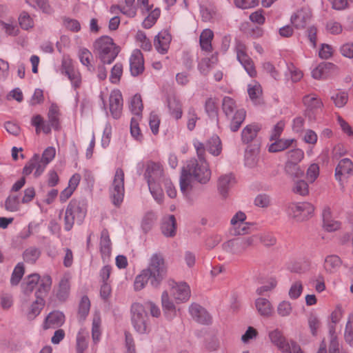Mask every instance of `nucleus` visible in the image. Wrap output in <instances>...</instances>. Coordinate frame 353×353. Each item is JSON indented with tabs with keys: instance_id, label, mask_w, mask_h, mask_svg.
Returning a JSON list of instances; mask_svg holds the SVG:
<instances>
[{
	"instance_id": "nucleus-38",
	"label": "nucleus",
	"mask_w": 353,
	"mask_h": 353,
	"mask_svg": "<svg viewBox=\"0 0 353 353\" xmlns=\"http://www.w3.org/2000/svg\"><path fill=\"white\" fill-rule=\"evenodd\" d=\"M161 305L165 313L176 312V306L170 299V296L168 291H163L161 294Z\"/></svg>"
},
{
	"instance_id": "nucleus-15",
	"label": "nucleus",
	"mask_w": 353,
	"mask_h": 353,
	"mask_svg": "<svg viewBox=\"0 0 353 353\" xmlns=\"http://www.w3.org/2000/svg\"><path fill=\"white\" fill-rule=\"evenodd\" d=\"M130 68L133 76H137L144 70V61L143 54L139 50L132 52L130 58Z\"/></svg>"
},
{
	"instance_id": "nucleus-62",
	"label": "nucleus",
	"mask_w": 353,
	"mask_h": 353,
	"mask_svg": "<svg viewBox=\"0 0 353 353\" xmlns=\"http://www.w3.org/2000/svg\"><path fill=\"white\" fill-rule=\"evenodd\" d=\"M304 157V152L301 149H294L288 152L287 163L298 164Z\"/></svg>"
},
{
	"instance_id": "nucleus-53",
	"label": "nucleus",
	"mask_w": 353,
	"mask_h": 353,
	"mask_svg": "<svg viewBox=\"0 0 353 353\" xmlns=\"http://www.w3.org/2000/svg\"><path fill=\"white\" fill-rule=\"evenodd\" d=\"M140 119L141 118L132 117L130 122L131 135L134 139L139 141H141L143 139V134L139 123Z\"/></svg>"
},
{
	"instance_id": "nucleus-7",
	"label": "nucleus",
	"mask_w": 353,
	"mask_h": 353,
	"mask_svg": "<svg viewBox=\"0 0 353 353\" xmlns=\"http://www.w3.org/2000/svg\"><path fill=\"white\" fill-rule=\"evenodd\" d=\"M131 321L134 328L139 334H145L150 330L149 319L141 303L135 302L132 304Z\"/></svg>"
},
{
	"instance_id": "nucleus-45",
	"label": "nucleus",
	"mask_w": 353,
	"mask_h": 353,
	"mask_svg": "<svg viewBox=\"0 0 353 353\" xmlns=\"http://www.w3.org/2000/svg\"><path fill=\"white\" fill-rule=\"evenodd\" d=\"M95 144L94 134L92 132L88 133L83 139V145L86 149V158L90 159L92 156L93 149Z\"/></svg>"
},
{
	"instance_id": "nucleus-34",
	"label": "nucleus",
	"mask_w": 353,
	"mask_h": 353,
	"mask_svg": "<svg viewBox=\"0 0 353 353\" xmlns=\"http://www.w3.org/2000/svg\"><path fill=\"white\" fill-rule=\"evenodd\" d=\"M303 102L307 109L315 110L323 107L321 100L315 94H308L303 97Z\"/></svg>"
},
{
	"instance_id": "nucleus-59",
	"label": "nucleus",
	"mask_w": 353,
	"mask_h": 353,
	"mask_svg": "<svg viewBox=\"0 0 353 353\" xmlns=\"http://www.w3.org/2000/svg\"><path fill=\"white\" fill-rule=\"evenodd\" d=\"M250 226L248 223L242 221L232 225V232L234 236L244 235L249 232Z\"/></svg>"
},
{
	"instance_id": "nucleus-10",
	"label": "nucleus",
	"mask_w": 353,
	"mask_h": 353,
	"mask_svg": "<svg viewBox=\"0 0 353 353\" xmlns=\"http://www.w3.org/2000/svg\"><path fill=\"white\" fill-rule=\"evenodd\" d=\"M235 51L236 53L237 60L243 66L248 74L253 77L256 74L254 63L250 57L246 52V46L240 41H236Z\"/></svg>"
},
{
	"instance_id": "nucleus-33",
	"label": "nucleus",
	"mask_w": 353,
	"mask_h": 353,
	"mask_svg": "<svg viewBox=\"0 0 353 353\" xmlns=\"http://www.w3.org/2000/svg\"><path fill=\"white\" fill-rule=\"evenodd\" d=\"M39 276L37 274L29 275L23 283V292L25 294H30L32 292L34 288L38 285Z\"/></svg>"
},
{
	"instance_id": "nucleus-22",
	"label": "nucleus",
	"mask_w": 353,
	"mask_h": 353,
	"mask_svg": "<svg viewBox=\"0 0 353 353\" xmlns=\"http://www.w3.org/2000/svg\"><path fill=\"white\" fill-rule=\"evenodd\" d=\"M353 171V163L349 159L341 160L335 170V178L338 181L341 180L343 174H351Z\"/></svg>"
},
{
	"instance_id": "nucleus-28",
	"label": "nucleus",
	"mask_w": 353,
	"mask_h": 353,
	"mask_svg": "<svg viewBox=\"0 0 353 353\" xmlns=\"http://www.w3.org/2000/svg\"><path fill=\"white\" fill-rule=\"evenodd\" d=\"M261 128L257 124H250L245 126L242 130V140L244 143L252 141L256 137Z\"/></svg>"
},
{
	"instance_id": "nucleus-35",
	"label": "nucleus",
	"mask_w": 353,
	"mask_h": 353,
	"mask_svg": "<svg viewBox=\"0 0 353 353\" xmlns=\"http://www.w3.org/2000/svg\"><path fill=\"white\" fill-rule=\"evenodd\" d=\"M213 37V32L210 29H205L201 32L200 36V45L202 50L208 52L212 50L211 42Z\"/></svg>"
},
{
	"instance_id": "nucleus-27",
	"label": "nucleus",
	"mask_w": 353,
	"mask_h": 353,
	"mask_svg": "<svg viewBox=\"0 0 353 353\" xmlns=\"http://www.w3.org/2000/svg\"><path fill=\"white\" fill-rule=\"evenodd\" d=\"M78 57L81 64L86 66L89 71H94V68L92 64L93 56L89 50L85 48H80L78 52Z\"/></svg>"
},
{
	"instance_id": "nucleus-37",
	"label": "nucleus",
	"mask_w": 353,
	"mask_h": 353,
	"mask_svg": "<svg viewBox=\"0 0 353 353\" xmlns=\"http://www.w3.org/2000/svg\"><path fill=\"white\" fill-rule=\"evenodd\" d=\"M207 148L210 154L214 156H218L222 150L221 141L216 135L212 136L207 143Z\"/></svg>"
},
{
	"instance_id": "nucleus-13",
	"label": "nucleus",
	"mask_w": 353,
	"mask_h": 353,
	"mask_svg": "<svg viewBox=\"0 0 353 353\" xmlns=\"http://www.w3.org/2000/svg\"><path fill=\"white\" fill-rule=\"evenodd\" d=\"M46 165L39 154H34L23 168V174L29 175L34 170V175L38 177L43 172Z\"/></svg>"
},
{
	"instance_id": "nucleus-6",
	"label": "nucleus",
	"mask_w": 353,
	"mask_h": 353,
	"mask_svg": "<svg viewBox=\"0 0 353 353\" xmlns=\"http://www.w3.org/2000/svg\"><path fill=\"white\" fill-rule=\"evenodd\" d=\"M144 270L152 277V286L157 288L166 274V266L162 256L157 254H153L148 268Z\"/></svg>"
},
{
	"instance_id": "nucleus-44",
	"label": "nucleus",
	"mask_w": 353,
	"mask_h": 353,
	"mask_svg": "<svg viewBox=\"0 0 353 353\" xmlns=\"http://www.w3.org/2000/svg\"><path fill=\"white\" fill-rule=\"evenodd\" d=\"M45 304L43 298L37 296L35 301L31 305L30 310L28 313V318L33 319L37 316L41 312Z\"/></svg>"
},
{
	"instance_id": "nucleus-9",
	"label": "nucleus",
	"mask_w": 353,
	"mask_h": 353,
	"mask_svg": "<svg viewBox=\"0 0 353 353\" xmlns=\"http://www.w3.org/2000/svg\"><path fill=\"white\" fill-rule=\"evenodd\" d=\"M314 208L307 202L291 203L288 206V213L297 221H303L312 216Z\"/></svg>"
},
{
	"instance_id": "nucleus-21",
	"label": "nucleus",
	"mask_w": 353,
	"mask_h": 353,
	"mask_svg": "<svg viewBox=\"0 0 353 353\" xmlns=\"http://www.w3.org/2000/svg\"><path fill=\"white\" fill-rule=\"evenodd\" d=\"M161 232L166 237H174L176 233V221L174 215H169L163 219Z\"/></svg>"
},
{
	"instance_id": "nucleus-46",
	"label": "nucleus",
	"mask_w": 353,
	"mask_h": 353,
	"mask_svg": "<svg viewBox=\"0 0 353 353\" xmlns=\"http://www.w3.org/2000/svg\"><path fill=\"white\" fill-rule=\"evenodd\" d=\"M31 6H37L43 12L50 14L54 10L47 0H25Z\"/></svg>"
},
{
	"instance_id": "nucleus-52",
	"label": "nucleus",
	"mask_w": 353,
	"mask_h": 353,
	"mask_svg": "<svg viewBox=\"0 0 353 353\" xmlns=\"http://www.w3.org/2000/svg\"><path fill=\"white\" fill-rule=\"evenodd\" d=\"M292 192L301 196L307 195L309 193V187L307 182L301 179L294 181Z\"/></svg>"
},
{
	"instance_id": "nucleus-39",
	"label": "nucleus",
	"mask_w": 353,
	"mask_h": 353,
	"mask_svg": "<svg viewBox=\"0 0 353 353\" xmlns=\"http://www.w3.org/2000/svg\"><path fill=\"white\" fill-rule=\"evenodd\" d=\"M332 65L330 63L319 64L312 72V76L315 79H322L327 77L328 71Z\"/></svg>"
},
{
	"instance_id": "nucleus-51",
	"label": "nucleus",
	"mask_w": 353,
	"mask_h": 353,
	"mask_svg": "<svg viewBox=\"0 0 353 353\" xmlns=\"http://www.w3.org/2000/svg\"><path fill=\"white\" fill-rule=\"evenodd\" d=\"M331 100L336 108H343L348 101V94L345 91H339L331 97Z\"/></svg>"
},
{
	"instance_id": "nucleus-3",
	"label": "nucleus",
	"mask_w": 353,
	"mask_h": 353,
	"mask_svg": "<svg viewBox=\"0 0 353 353\" xmlns=\"http://www.w3.org/2000/svg\"><path fill=\"white\" fill-rule=\"evenodd\" d=\"M94 51L103 63L109 64L116 58L119 49L111 37L103 36L94 41Z\"/></svg>"
},
{
	"instance_id": "nucleus-49",
	"label": "nucleus",
	"mask_w": 353,
	"mask_h": 353,
	"mask_svg": "<svg viewBox=\"0 0 353 353\" xmlns=\"http://www.w3.org/2000/svg\"><path fill=\"white\" fill-rule=\"evenodd\" d=\"M135 40L143 50L150 51L152 49L151 42L143 31L139 30L137 32Z\"/></svg>"
},
{
	"instance_id": "nucleus-42",
	"label": "nucleus",
	"mask_w": 353,
	"mask_h": 353,
	"mask_svg": "<svg viewBox=\"0 0 353 353\" xmlns=\"http://www.w3.org/2000/svg\"><path fill=\"white\" fill-rule=\"evenodd\" d=\"M274 142L272 143L269 146V151L270 152H277L282 151L286 148H288L294 141V139H276L274 140Z\"/></svg>"
},
{
	"instance_id": "nucleus-54",
	"label": "nucleus",
	"mask_w": 353,
	"mask_h": 353,
	"mask_svg": "<svg viewBox=\"0 0 353 353\" xmlns=\"http://www.w3.org/2000/svg\"><path fill=\"white\" fill-rule=\"evenodd\" d=\"M134 1L135 0H124V4L121 6V11L129 17H134L137 14Z\"/></svg>"
},
{
	"instance_id": "nucleus-31",
	"label": "nucleus",
	"mask_w": 353,
	"mask_h": 353,
	"mask_svg": "<svg viewBox=\"0 0 353 353\" xmlns=\"http://www.w3.org/2000/svg\"><path fill=\"white\" fill-rule=\"evenodd\" d=\"M88 347V334L84 330H81L76 340V352L77 353H84Z\"/></svg>"
},
{
	"instance_id": "nucleus-41",
	"label": "nucleus",
	"mask_w": 353,
	"mask_h": 353,
	"mask_svg": "<svg viewBox=\"0 0 353 353\" xmlns=\"http://www.w3.org/2000/svg\"><path fill=\"white\" fill-rule=\"evenodd\" d=\"M217 57L212 55L210 58H204L199 63V70L203 74H207L210 70L217 63Z\"/></svg>"
},
{
	"instance_id": "nucleus-26",
	"label": "nucleus",
	"mask_w": 353,
	"mask_h": 353,
	"mask_svg": "<svg viewBox=\"0 0 353 353\" xmlns=\"http://www.w3.org/2000/svg\"><path fill=\"white\" fill-rule=\"evenodd\" d=\"M223 250L234 255H240L243 254L239 239H231L225 241L222 245Z\"/></svg>"
},
{
	"instance_id": "nucleus-19",
	"label": "nucleus",
	"mask_w": 353,
	"mask_h": 353,
	"mask_svg": "<svg viewBox=\"0 0 353 353\" xmlns=\"http://www.w3.org/2000/svg\"><path fill=\"white\" fill-rule=\"evenodd\" d=\"M311 16V12L308 9H301L291 17V23L297 29L303 28Z\"/></svg>"
},
{
	"instance_id": "nucleus-40",
	"label": "nucleus",
	"mask_w": 353,
	"mask_h": 353,
	"mask_svg": "<svg viewBox=\"0 0 353 353\" xmlns=\"http://www.w3.org/2000/svg\"><path fill=\"white\" fill-rule=\"evenodd\" d=\"M191 176H192V175L185 172L183 168L180 179V189L184 194H187L192 189Z\"/></svg>"
},
{
	"instance_id": "nucleus-30",
	"label": "nucleus",
	"mask_w": 353,
	"mask_h": 353,
	"mask_svg": "<svg viewBox=\"0 0 353 353\" xmlns=\"http://www.w3.org/2000/svg\"><path fill=\"white\" fill-rule=\"evenodd\" d=\"M150 281L152 285V277L149 275V274L145 270H143L139 274H138L134 282V289L135 291H140L143 289L148 282Z\"/></svg>"
},
{
	"instance_id": "nucleus-18",
	"label": "nucleus",
	"mask_w": 353,
	"mask_h": 353,
	"mask_svg": "<svg viewBox=\"0 0 353 353\" xmlns=\"http://www.w3.org/2000/svg\"><path fill=\"white\" fill-rule=\"evenodd\" d=\"M65 321L64 314L59 311L50 312L46 318L43 328L45 330L57 328L61 326Z\"/></svg>"
},
{
	"instance_id": "nucleus-16",
	"label": "nucleus",
	"mask_w": 353,
	"mask_h": 353,
	"mask_svg": "<svg viewBox=\"0 0 353 353\" xmlns=\"http://www.w3.org/2000/svg\"><path fill=\"white\" fill-rule=\"evenodd\" d=\"M189 312L192 319L201 324H207L210 321V316L200 305L193 303L189 307Z\"/></svg>"
},
{
	"instance_id": "nucleus-55",
	"label": "nucleus",
	"mask_w": 353,
	"mask_h": 353,
	"mask_svg": "<svg viewBox=\"0 0 353 353\" xmlns=\"http://www.w3.org/2000/svg\"><path fill=\"white\" fill-rule=\"evenodd\" d=\"M256 237L257 242L260 241L265 246H272L276 243L274 236L268 232L256 234Z\"/></svg>"
},
{
	"instance_id": "nucleus-60",
	"label": "nucleus",
	"mask_w": 353,
	"mask_h": 353,
	"mask_svg": "<svg viewBox=\"0 0 353 353\" xmlns=\"http://www.w3.org/2000/svg\"><path fill=\"white\" fill-rule=\"evenodd\" d=\"M329 334L330 336V344L329 347L330 353H339V343L337 341L336 329H334V326H331L329 329Z\"/></svg>"
},
{
	"instance_id": "nucleus-29",
	"label": "nucleus",
	"mask_w": 353,
	"mask_h": 353,
	"mask_svg": "<svg viewBox=\"0 0 353 353\" xmlns=\"http://www.w3.org/2000/svg\"><path fill=\"white\" fill-rule=\"evenodd\" d=\"M342 264L341 259L336 255H330L325 258L324 263L325 270L330 273L336 272Z\"/></svg>"
},
{
	"instance_id": "nucleus-23",
	"label": "nucleus",
	"mask_w": 353,
	"mask_h": 353,
	"mask_svg": "<svg viewBox=\"0 0 353 353\" xmlns=\"http://www.w3.org/2000/svg\"><path fill=\"white\" fill-rule=\"evenodd\" d=\"M168 107L170 113L176 119L182 117L181 104L174 95L169 96L168 98Z\"/></svg>"
},
{
	"instance_id": "nucleus-36",
	"label": "nucleus",
	"mask_w": 353,
	"mask_h": 353,
	"mask_svg": "<svg viewBox=\"0 0 353 353\" xmlns=\"http://www.w3.org/2000/svg\"><path fill=\"white\" fill-rule=\"evenodd\" d=\"M39 288L36 292V297H43L50 290L52 285V279L49 276H44L39 281Z\"/></svg>"
},
{
	"instance_id": "nucleus-43",
	"label": "nucleus",
	"mask_w": 353,
	"mask_h": 353,
	"mask_svg": "<svg viewBox=\"0 0 353 353\" xmlns=\"http://www.w3.org/2000/svg\"><path fill=\"white\" fill-rule=\"evenodd\" d=\"M130 108L131 112L136 116L135 117L141 118V112L143 110L142 99L140 95L135 94L131 99Z\"/></svg>"
},
{
	"instance_id": "nucleus-1",
	"label": "nucleus",
	"mask_w": 353,
	"mask_h": 353,
	"mask_svg": "<svg viewBox=\"0 0 353 353\" xmlns=\"http://www.w3.org/2000/svg\"><path fill=\"white\" fill-rule=\"evenodd\" d=\"M194 145L198 159L190 160L183 169L192 175L199 182L206 183L210 179L211 172L204 157L205 154V146L200 141H195Z\"/></svg>"
},
{
	"instance_id": "nucleus-17",
	"label": "nucleus",
	"mask_w": 353,
	"mask_h": 353,
	"mask_svg": "<svg viewBox=\"0 0 353 353\" xmlns=\"http://www.w3.org/2000/svg\"><path fill=\"white\" fill-rule=\"evenodd\" d=\"M171 35L167 31L160 32L154 39V46L161 54H165L170 47Z\"/></svg>"
},
{
	"instance_id": "nucleus-2",
	"label": "nucleus",
	"mask_w": 353,
	"mask_h": 353,
	"mask_svg": "<svg viewBox=\"0 0 353 353\" xmlns=\"http://www.w3.org/2000/svg\"><path fill=\"white\" fill-rule=\"evenodd\" d=\"M145 177L147 179L151 194L158 203H161L163 199V190L159 183L163 179V168L161 165L154 162L148 163Z\"/></svg>"
},
{
	"instance_id": "nucleus-12",
	"label": "nucleus",
	"mask_w": 353,
	"mask_h": 353,
	"mask_svg": "<svg viewBox=\"0 0 353 353\" xmlns=\"http://www.w3.org/2000/svg\"><path fill=\"white\" fill-rule=\"evenodd\" d=\"M268 338L270 342L282 352H288L290 351L291 341H288L283 335V332L279 328L270 331Z\"/></svg>"
},
{
	"instance_id": "nucleus-57",
	"label": "nucleus",
	"mask_w": 353,
	"mask_h": 353,
	"mask_svg": "<svg viewBox=\"0 0 353 353\" xmlns=\"http://www.w3.org/2000/svg\"><path fill=\"white\" fill-rule=\"evenodd\" d=\"M161 11L159 8L152 10L148 16L143 20V26L145 28H150L157 21L160 16Z\"/></svg>"
},
{
	"instance_id": "nucleus-8",
	"label": "nucleus",
	"mask_w": 353,
	"mask_h": 353,
	"mask_svg": "<svg viewBox=\"0 0 353 353\" xmlns=\"http://www.w3.org/2000/svg\"><path fill=\"white\" fill-rule=\"evenodd\" d=\"M110 192L114 205L119 206L124 196V172L121 168L117 169Z\"/></svg>"
},
{
	"instance_id": "nucleus-56",
	"label": "nucleus",
	"mask_w": 353,
	"mask_h": 353,
	"mask_svg": "<svg viewBox=\"0 0 353 353\" xmlns=\"http://www.w3.org/2000/svg\"><path fill=\"white\" fill-rule=\"evenodd\" d=\"M248 92L250 99L256 102L262 94L261 85L257 82L248 85Z\"/></svg>"
},
{
	"instance_id": "nucleus-63",
	"label": "nucleus",
	"mask_w": 353,
	"mask_h": 353,
	"mask_svg": "<svg viewBox=\"0 0 353 353\" xmlns=\"http://www.w3.org/2000/svg\"><path fill=\"white\" fill-rule=\"evenodd\" d=\"M205 111L208 115L213 118H216L218 108L217 102L214 99L210 98L205 102Z\"/></svg>"
},
{
	"instance_id": "nucleus-11",
	"label": "nucleus",
	"mask_w": 353,
	"mask_h": 353,
	"mask_svg": "<svg viewBox=\"0 0 353 353\" xmlns=\"http://www.w3.org/2000/svg\"><path fill=\"white\" fill-rule=\"evenodd\" d=\"M123 97L121 92L118 90H112L109 97V110L111 116L118 119L122 114Z\"/></svg>"
},
{
	"instance_id": "nucleus-50",
	"label": "nucleus",
	"mask_w": 353,
	"mask_h": 353,
	"mask_svg": "<svg viewBox=\"0 0 353 353\" xmlns=\"http://www.w3.org/2000/svg\"><path fill=\"white\" fill-rule=\"evenodd\" d=\"M341 223L329 216V212H325L323 214V227L328 232H334L340 228Z\"/></svg>"
},
{
	"instance_id": "nucleus-58",
	"label": "nucleus",
	"mask_w": 353,
	"mask_h": 353,
	"mask_svg": "<svg viewBox=\"0 0 353 353\" xmlns=\"http://www.w3.org/2000/svg\"><path fill=\"white\" fill-rule=\"evenodd\" d=\"M19 22L21 27L24 30H29L34 26V21L30 14L26 12H23L19 17Z\"/></svg>"
},
{
	"instance_id": "nucleus-5",
	"label": "nucleus",
	"mask_w": 353,
	"mask_h": 353,
	"mask_svg": "<svg viewBox=\"0 0 353 353\" xmlns=\"http://www.w3.org/2000/svg\"><path fill=\"white\" fill-rule=\"evenodd\" d=\"M223 110L230 121V130L237 131L245 118V111L236 109L234 101L228 97H224L223 100Z\"/></svg>"
},
{
	"instance_id": "nucleus-61",
	"label": "nucleus",
	"mask_w": 353,
	"mask_h": 353,
	"mask_svg": "<svg viewBox=\"0 0 353 353\" xmlns=\"http://www.w3.org/2000/svg\"><path fill=\"white\" fill-rule=\"evenodd\" d=\"M243 253L248 249L254 247L257 244L256 234L239 239Z\"/></svg>"
},
{
	"instance_id": "nucleus-20",
	"label": "nucleus",
	"mask_w": 353,
	"mask_h": 353,
	"mask_svg": "<svg viewBox=\"0 0 353 353\" xmlns=\"http://www.w3.org/2000/svg\"><path fill=\"white\" fill-rule=\"evenodd\" d=\"M255 307L260 316L270 318L274 314V308L271 302L265 298H258L255 301Z\"/></svg>"
},
{
	"instance_id": "nucleus-48",
	"label": "nucleus",
	"mask_w": 353,
	"mask_h": 353,
	"mask_svg": "<svg viewBox=\"0 0 353 353\" xmlns=\"http://www.w3.org/2000/svg\"><path fill=\"white\" fill-rule=\"evenodd\" d=\"M293 310L292 305L288 301H282L277 305L276 312L281 317H288L290 316Z\"/></svg>"
},
{
	"instance_id": "nucleus-14",
	"label": "nucleus",
	"mask_w": 353,
	"mask_h": 353,
	"mask_svg": "<svg viewBox=\"0 0 353 353\" xmlns=\"http://www.w3.org/2000/svg\"><path fill=\"white\" fill-rule=\"evenodd\" d=\"M170 294L176 303L186 302L191 295L190 286L186 283H176L171 288Z\"/></svg>"
},
{
	"instance_id": "nucleus-4",
	"label": "nucleus",
	"mask_w": 353,
	"mask_h": 353,
	"mask_svg": "<svg viewBox=\"0 0 353 353\" xmlns=\"http://www.w3.org/2000/svg\"><path fill=\"white\" fill-rule=\"evenodd\" d=\"M86 211V204L83 201H71L65 213V229L70 230L75 223L80 224L85 216Z\"/></svg>"
},
{
	"instance_id": "nucleus-64",
	"label": "nucleus",
	"mask_w": 353,
	"mask_h": 353,
	"mask_svg": "<svg viewBox=\"0 0 353 353\" xmlns=\"http://www.w3.org/2000/svg\"><path fill=\"white\" fill-rule=\"evenodd\" d=\"M344 336L347 343L350 345L353 344V316H349L345 326Z\"/></svg>"
},
{
	"instance_id": "nucleus-47",
	"label": "nucleus",
	"mask_w": 353,
	"mask_h": 353,
	"mask_svg": "<svg viewBox=\"0 0 353 353\" xmlns=\"http://www.w3.org/2000/svg\"><path fill=\"white\" fill-rule=\"evenodd\" d=\"M100 245L102 254L108 256L111 251V243L108 232L106 230H103L101 232Z\"/></svg>"
},
{
	"instance_id": "nucleus-24",
	"label": "nucleus",
	"mask_w": 353,
	"mask_h": 353,
	"mask_svg": "<svg viewBox=\"0 0 353 353\" xmlns=\"http://www.w3.org/2000/svg\"><path fill=\"white\" fill-rule=\"evenodd\" d=\"M234 183V178L231 174L221 176L218 183V188L221 194L225 196L228 190Z\"/></svg>"
},
{
	"instance_id": "nucleus-32",
	"label": "nucleus",
	"mask_w": 353,
	"mask_h": 353,
	"mask_svg": "<svg viewBox=\"0 0 353 353\" xmlns=\"http://www.w3.org/2000/svg\"><path fill=\"white\" fill-rule=\"evenodd\" d=\"M286 174L294 181L302 177L304 174V170L296 163H286L285 166Z\"/></svg>"
},
{
	"instance_id": "nucleus-25",
	"label": "nucleus",
	"mask_w": 353,
	"mask_h": 353,
	"mask_svg": "<svg viewBox=\"0 0 353 353\" xmlns=\"http://www.w3.org/2000/svg\"><path fill=\"white\" fill-rule=\"evenodd\" d=\"M70 292V278L68 276L65 275L60 281L59 289L57 292V297L61 301H65Z\"/></svg>"
}]
</instances>
